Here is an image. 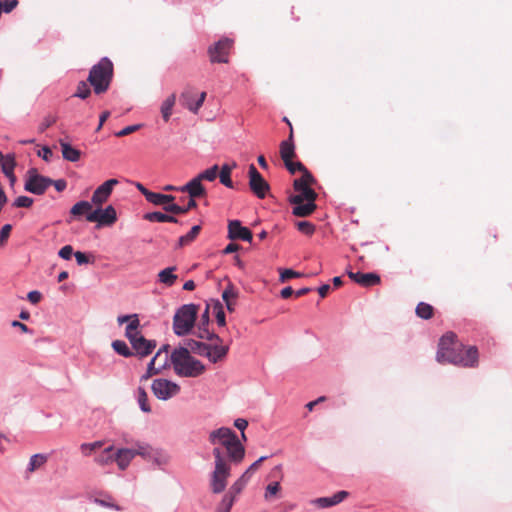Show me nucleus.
<instances>
[{
    "label": "nucleus",
    "mask_w": 512,
    "mask_h": 512,
    "mask_svg": "<svg viewBox=\"0 0 512 512\" xmlns=\"http://www.w3.org/2000/svg\"><path fill=\"white\" fill-rule=\"evenodd\" d=\"M12 231L11 224H5L0 229V248L7 242Z\"/></svg>",
    "instance_id": "obj_55"
},
{
    "label": "nucleus",
    "mask_w": 512,
    "mask_h": 512,
    "mask_svg": "<svg viewBox=\"0 0 512 512\" xmlns=\"http://www.w3.org/2000/svg\"><path fill=\"white\" fill-rule=\"evenodd\" d=\"M183 344H184L183 347H187L188 350L190 351V353L192 352L194 354H197V355L203 356V357H205V355L207 354V352H206L207 348H209L208 343L197 341L192 338L184 339Z\"/></svg>",
    "instance_id": "obj_29"
},
{
    "label": "nucleus",
    "mask_w": 512,
    "mask_h": 512,
    "mask_svg": "<svg viewBox=\"0 0 512 512\" xmlns=\"http://www.w3.org/2000/svg\"><path fill=\"white\" fill-rule=\"evenodd\" d=\"M237 495H239V493L233 492L232 488L230 487L228 491L223 495L221 501L218 503L215 512H230Z\"/></svg>",
    "instance_id": "obj_25"
},
{
    "label": "nucleus",
    "mask_w": 512,
    "mask_h": 512,
    "mask_svg": "<svg viewBox=\"0 0 512 512\" xmlns=\"http://www.w3.org/2000/svg\"><path fill=\"white\" fill-rule=\"evenodd\" d=\"M104 445L103 441H95L92 443H82L80 446L81 452L85 456H90L93 451L102 448Z\"/></svg>",
    "instance_id": "obj_49"
},
{
    "label": "nucleus",
    "mask_w": 512,
    "mask_h": 512,
    "mask_svg": "<svg viewBox=\"0 0 512 512\" xmlns=\"http://www.w3.org/2000/svg\"><path fill=\"white\" fill-rule=\"evenodd\" d=\"M127 339L131 344L132 353L140 359L150 355L157 346L156 340L146 339L142 333L130 336Z\"/></svg>",
    "instance_id": "obj_12"
},
{
    "label": "nucleus",
    "mask_w": 512,
    "mask_h": 512,
    "mask_svg": "<svg viewBox=\"0 0 512 512\" xmlns=\"http://www.w3.org/2000/svg\"><path fill=\"white\" fill-rule=\"evenodd\" d=\"M206 95V92H201L197 95L193 87L187 86L180 94L179 102L181 106L197 114L205 101Z\"/></svg>",
    "instance_id": "obj_10"
},
{
    "label": "nucleus",
    "mask_w": 512,
    "mask_h": 512,
    "mask_svg": "<svg viewBox=\"0 0 512 512\" xmlns=\"http://www.w3.org/2000/svg\"><path fill=\"white\" fill-rule=\"evenodd\" d=\"M280 491V483L279 482H271L267 485L265 489L264 497L266 500L270 499L272 496L276 495Z\"/></svg>",
    "instance_id": "obj_53"
},
{
    "label": "nucleus",
    "mask_w": 512,
    "mask_h": 512,
    "mask_svg": "<svg viewBox=\"0 0 512 512\" xmlns=\"http://www.w3.org/2000/svg\"><path fill=\"white\" fill-rule=\"evenodd\" d=\"M88 83L89 82L87 81H80L77 84L76 91L73 94V97H77L83 100L87 99L91 95V88L89 86L90 84Z\"/></svg>",
    "instance_id": "obj_43"
},
{
    "label": "nucleus",
    "mask_w": 512,
    "mask_h": 512,
    "mask_svg": "<svg viewBox=\"0 0 512 512\" xmlns=\"http://www.w3.org/2000/svg\"><path fill=\"white\" fill-rule=\"evenodd\" d=\"M293 188L295 191L299 192V194L290 195L288 198L290 203H300L304 202L305 198L318 197V194L315 192V190L312 189L309 184L299 178L294 180Z\"/></svg>",
    "instance_id": "obj_18"
},
{
    "label": "nucleus",
    "mask_w": 512,
    "mask_h": 512,
    "mask_svg": "<svg viewBox=\"0 0 512 512\" xmlns=\"http://www.w3.org/2000/svg\"><path fill=\"white\" fill-rule=\"evenodd\" d=\"M72 255H74V251L71 245H65L58 251V256L63 260H70Z\"/></svg>",
    "instance_id": "obj_58"
},
{
    "label": "nucleus",
    "mask_w": 512,
    "mask_h": 512,
    "mask_svg": "<svg viewBox=\"0 0 512 512\" xmlns=\"http://www.w3.org/2000/svg\"><path fill=\"white\" fill-rule=\"evenodd\" d=\"M138 454L142 455L143 453L129 448H120L115 450L114 462H116L120 470L124 471Z\"/></svg>",
    "instance_id": "obj_21"
},
{
    "label": "nucleus",
    "mask_w": 512,
    "mask_h": 512,
    "mask_svg": "<svg viewBox=\"0 0 512 512\" xmlns=\"http://www.w3.org/2000/svg\"><path fill=\"white\" fill-rule=\"evenodd\" d=\"M168 213L169 212L163 213L159 211L147 212L144 214L143 218L149 222L179 223V220L174 215H170Z\"/></svg>",
    "instance_id": "obj_27"
},
{
    "label": "nucleus",
    "mask_w": 512,
    "mask_h": 512,
    "mask_svg": "<svg viewBox=\"0 0 512 512\" xmlns=\"http://www.w3.org/2000/svg\"><path fill=\"white\" fill-rule=\"evenodd\" d=\"M237 166L236 162L232 164H223L221 168L218 170V176L220 183L227 188L233 189L234 183L231 179V172Z\"/></svg>",
    "instance_id": "obj_26"
},
{
    "label": "nucleus",
    "mask_w": 512,
    "mask_h": 512,
    "mask_svg": "<svg viewBox=\"0 0 512 512\" xmlns=\"http://www.w3.org/2000/svg\"><path fill=\"white\" fill-rule=\"evenodd\" d=\"M249 187L259 199H264L270 189L269 183L263 178L254 164L249 165L248 169Z\"/></svg>",
    "instance_id": "obj_13"
},
{
    "label": "nucleus",
    "mask_w": 512,
    "mask_h": 512,
    "mask_svg": "<svg viewBox=\"0 0 512 512\" xmlns=\"http://www.w3.org/2000/svg\"><path fill=\"white\" fill-rule=\"evenodd\" d=\"M111 346L117 354L125 358H130L134 356V353H132L131 348H129L126 342L123 340H114Z\"/></svg>",
    "instance_id": "obj_39"
},
{
    "label": "nucleus",
    "mask_w": 512,
    "mask_h": 512,
    "mask_svg": "<svg viewBox=\"0 0 512 512\" xmlns=\"http://www.w3.org/2000/svg\"><path fill=\"white\" fill-rule=\"evenodd\" d=\"M115 449L113 445L104 448V450L95 457L94 461L100 466H106L114 462Z\"/></svg>",
    "instance_id": "obj_34"
},
{
    "label": "nucleus",
    "mask_w": 512,
    "mask_h": 512,
    "mask_svg": "<svg viewBox=\"0 0 512 512\" xmlns=\"http://www.w3.org/2000/svg\"><path fill=\"white\" fill-rule=\"evenodd\" d=\"M0 166L5 176L10 174L12 175V173H14V169L16 166L14 154H7L2 163L0 164Z\"/></svg>",
    "instance_id": "obj_41"
},
{
    "label": "nucleus",
    "mask_w": 512,
    "mask_h": 512,
    "mask_svg": "<svg viewBox=\"0 0 512 512\" xmlns=\"http://www.w3.org/2000/svg\"><path fill=\"white\" fill-rule=\"evenodd\" d=\"M279 273H280L279 281L282 283L286 282L292 278H300V277L304 276L303 273L297 272L290 268L279 269Z\"/></svg>",
    "instance_id": "obj_48"
},
{
    "label": "nucleus",
    "mask_w": 512,
    "mask_h": 512,
    "mask_svg": "<svg viewBox=\"0 0 512 512\" xmlns=\"http://www.w3.org/2000/svg\"><path fill=\"white\" fill-rule=\"evenodd\" d=\"M46 461H47V456L46 455L40 454V453L34 454L30 458L27 470L29 472H33L37 468H39L42 465H44L46 463Z\"/></svg>",
    "instance_id": "obj_44"
},
{
    "label": "nucleus",
    "mask_w": 512,
    "mask_h": 512,
    "mask_svg": "<svg viewBox=\"0 0 512 512\" xmlns=\"http://www.w3.org/2000/svg\"><path fill=\"white\" fill-rule=\"evenodd\" d=\"M279 152H280V157L284 163V166L290 168V166H291V165H289L290 161H292L293 158L296 157L295 143H294V130L293 129H291V132L289 133L288 138L283 140L280 143Z\"/></svg>",
    "instance_id": "obj_20"
},
{
    "label": "nucleus",
    "mask_w": 512,
    "mask_h": 512,
    "mask_svg": "<svg viewBox=\"0 0 512 512\" xmlns=\"http://www.w3.org/2000/svg\"><path fill=\"white\" fill-rule=\"evenodd\" d=\"M180 192H186L189 194V201L185 207H181L178 204H171L164 207L165 212H171L174 215H182L186 214L192 209L197 207L196 198L204 197L207 194L205 187L202 184V181L198 179L197 176L192 178L185 185L179 187Z\"/></svg>",
    "instance_id": "obj_5"
},
{
    "label": "nucleus",
    "mask_w": 512,
    "mask_h": 512,
    "mask_svg": "<svg viewBox=\"0 0 512 512\" xmlns=\"http://www.w3.org/2000/svg\"><path fill=\"white\" fill-rule=\"evenodd\" d=\"M268 459V456H261L255 462H253L245 472L230 486L233 492H238L239 494L244 490L247 483L249 482L251 475L254 471H256L260 464Z\"/></svg>",
    "instance_id": "obj_19"
},
{
    "label": "nucleus",
    "mask_w": 512,
    "mask_h": 512,
    "mask_svg": "<svg viewBox=\"0 0 512 512\" xmlns=\"http://www.w3.org/2000/svg\"><path fill=\"white\" fill-rule=\"evenodd\" d=\"M156 360H157L156 357H153L149 361V363L147 365L146 372L140 377V381L141 382L148 380L149 378H151L154 375H158L159 373H161V371L163 369L168 367L167 357L165 358V361H164L163 365H161L159 367L155 366Z\"/></svg>",
    "instance_id": "obj_32"
},
{
    "label": "nucleus",
    "mask_w": 512,
    "mask_h": 512,
    "mask_svg": "<svg viewBox=\"0 0 512 512\" xmlns=\"http://www.w3.org/2000/svg\"><path fill=\"white\" fill-rule=\"evenodd\" d=\"M228 239L241 240L251 243L253 235L248 227L242 225L240 220H230L228 223Z\"/></svg>",
    "instance_id": "obj_16"
},
{
    "label": "nucleus",
    "mask_w": 512,
    "mask_h": 512,
    "mask_svg": "<svg viewBox=\"0 0 512 512\" xmlns=\"http://www.w3.org/2000/svg\"><path fill=\"white\" fill-rule=\"evenodd\" d=\"M209 309L210 306L207 304L198 323V332L196 333V336L208 341L222 342V338L218 334L208 329L210 323Z\"/></svg>",
    "instance_id": "obj_15"
},
{
    "label": "nucleus",
    "mask_w": 512,
    "mask_h": 512,
    "mask_svg": "<svg viewBox=\"0 0 512 512\" xmlns=\"http://www.w3.org/2000/svg\"><path fill=\"white\" fill-rule=\"evenodd\" d=\"M19 4V1L18 0H5V1H0V7H1V10H3L4 13H10L12 12Z\"/></svg>",
    "instance_id": "obj_56"
},
{
    "label": "nucleus",
    "mask_w": 512,
    "mask_h": 512,
    "mask_svg": "<svg viewBox=\"0 0 512 512\" xmlns=\"http://www.w3.org/2000/svg\"><path fill=\"white\" fill-rule=\"evenodd\" d=\"M213 308L217 324L224 327L226 325V316L221 302L219 300H215Z\"/></svg>",
    "instance_id": "obj_47"
},
{
    "label": "nucleus",
    "mask_w": 512,
    "mask_h": 512,
    "mask_svg": "<svg viewBox=\"0 0 512 512\" xmlns=\"http://www.w3.org/2000/svg\"><path fill=\"white\" fill-rule=\"evenodd\" d=\"M200 231H201V226L194 225L187 234L179 237L177 246L181 248L186 245H189L197 238Z\"/></svg>",
    "instance_id": "obj_36"
},
{
    "label": "nucleus",
    "mask_w": 512,
    "mask_h": 512,
    "mask_svg": "<svg viewBox=\"0 0 512 512\" xmlns=\"http://www.w3.org/2000/svg\"><path fill=\"white\" fill-rule=\"evenodd\" d=\"M215 342V344H209V348H207L206 351L207 354L205 355V357L208 358V360L213 364L225 359L229 352V346L223 345V341Z\"/></svg>",
    "instance_id": "obj_22"
},
{
    "label": "nucleus",
    "mask_w": 512,
    "mask_h": 512,
    "mask_svg": "<svg viewBox=\"0 0 512 512\" xmlns=\"http://www.w3.org/2000/svg\"><path fill=\"white\" fill-rule=\"evenodd\" d=\"M301 173H302V176L299 179H301L302 181L306 182L309 185L316 183L315 177L311 174V172L307 168H305Z\"/></svg>",
    "instance_id": "obj_62"
},
{
    "label": "nucleus",
    "mask_w": 512,
    "mask_h": 512,
    "mask_svg": "<svg viewBox=\"0 0 512 512\" xmlns=\"http://www.w3.org/2000/svg\"><path fill=\"white\" fill-rule=\"evenodd\" d=\"M176 269V266H171L161 270L158 273V281L167 287L173 286L178 279V276L174 274Z\"/></svg>",
    "instance_id": "obj_31"
},
{
    "label": "nucleus",
    "mask_w": 512,
    "mask_h": 512,
    "mask_svg": "<svg viewBox=\"0 0 512 512\" xmlns=\"http://www.w3.org/2000/svg\"><path fill=\"white\" fill-rule=\"evenodd\" d=\"M93 211L94 210H92L91 202H88L86 200H81V201H78L77 203H75L71 207L70 214L75 217H80V216L85 215V217L87 218V215Z\"/></svg>",
    "instance_id": "obj_33"
},
{
    "label": "nucleus",
    "mask_w": 512,
    "mask_h": 512,
    "mask_svg": "<svg viewBox=\"0 0 512 512\" xmlns=\"http://www.w3.org/2000/svg\"><path fill=\"white\" fill-rule=\"evenodd\" d=\"M296 227L299 232L306 236H311L316 231L315 224L306 220L296 222Z\"/></svg>",
    "instance_id": "obj_46"
},
{
    "label": "nucleus",
    "mask_w": 512,
    "mask_h": 512,
    "mask_svg": "<svg viewBox=\"0 0 512 512\" xmlns=\"http://www.w3.org/2000/svg\"><path fill=\"white\" fill-rule=\"evenodd\" d=\"M51 185H53L58 192H63L67 187V181L63 178L53 180L51 179Z\"/></svg>",
    "instance_id": "obj_64"
},
{
    "label": "nucleus",
    "mask_w": 512,
    "mask_h": 512,
    "mask_svg": "<svg viewBox=\"0 0 512 512\" xmlns=\"http://www.w3.org/2000/svg\"><path fill=\"white\" fill-rule=\"evenodd\" d=\"M209 442L213 445L220 443L225 447L230 462L240 464L245 457V447L237 434L228 427H220L209 434Z\"/></svg>",
    "instance_id": "obj_2"
},
{
    "label": "nucleus",
    "mask_w": 512,
    "mask_h": 512,
    "mask_svg": "<svg viewBox=\"0 0 512 512\" xmlns=\"http://www.w3.org/2000/svg\"><path fill=\"white\" fill-rule=\"evenodd\" d=\"M415 313L419 318L429 320L433 317L434 308L429 303L419 302L416 306Z\"/></svg>",
    "instance_id": "obj_37"
},
{
    "label": "nucleus",
    "mask_w": 512,
    "mask_h": 512,
    "mask_svg": "<svg viewBox=\"0 0 512 512\" xmlns=\"http://www.w3.org/2000/svg\"><path fill=\"white\" fill-rule=\"evenodd\" d=\"M42 299V294L38 290H32L27 294V300L32 304H38Z\"/></svg>",
    "instance_id": "obj_60"
},
{
    "label": "nucleus",
    "mask_w": 512,
    "mask_h": 512,
    "mask_svg": "<svg viewBox=\"0 0 512 512\" xmlns=\"http://www.w3.org/2000/svg\"><path fill=\"white\" fill-rule=\"evenodd\" d=\"M52 155L53 152L48 146H44L41 150L38 151V156L41 157L46 162L50 161Z\"/></svg>",
    "instance_id": "obj_63"
},
{
    "label": "nucleus",
    "mask_w": 512,
    "mask_h": 512,
    "mask_svg": "<svg viewBox=\"0 0 512 512\" xmlns=\"http://www.w3.org/2000/svg\"><path fill=\"white\" fill-rule=\"evenodd\" d=\"M58 120V117L56 115H53V114H48L46 115L42 122L39 124V131L42 133L44 132L45 130H47L49 127H51L52 125H54Z\"/></svg>",
    "instance_id": "obj_52"
},
{
    "label": "nucleus",
    "mask_w": 512,
    "mask_h": 512,
    "mask_svg": "<svg viewBox=\"0 0 512 512\" xmlns=\"http://www.w3.org/2000/svg\"><path fill=\"white\" fill-rule=\"evenodd\" d=\"M114 77V65L108 57H102L89 71L87 82L93 88L96 95L108 91Z\"/></svg>",
    "instance_id": "obj_4"
},
{
    "label": "nucleus",
    "mask_w": 512,
    "mask_h": 512,
    "mask_svg": "<svg viewBox=\"0 0 512 512\" xmlns=\"http://www.w3.org/2000/svg\"><path fill=\"white\" fill-rule=\"evenodd\" d=\"M118 180L115 178L108 179L100 186L96 188L93 192L91 203L96 206H101L104 202L108 200L110 195L112 194L114 186L118 184Z\"/></svg>",
    "instance_id": "obj_17"
},
{
    "label": "nucleus",
    "mask_w": 512,
    "mask_h": 512,
    "mask_svg": "<svg viewBox=\"0 0 512 512\" xmlns=\"http://www.w3.org/2000/svg\"><path fill=\"white\" fill-rule=\"evenodd\" d=\"M180 389L177 383L164 378L154 379L151 385V390L155 397L164 401L177 395Z\"/></svg>",
    "instance_id": "obj_11"
},
{
    "label": "nucleus",
    "mask_w": 512,
    "mask_h": 512,
    "mask_svg": "<svg viewBox=\"0 0 512 512\" xmlns=\"http://www.w3.org/2000/svg\"><path fill=\"white\" fill-rule=\"evenodd\" d=\"M475 350V362H473V365H470V366H464L465 368H475L478 366L479 364V352H478V349L476 346H465L463 352H462V359L466 360L467 359V355H468V352L470 350Z\"/></svg>",
    "instance_id": "obj_54"
},
{
    "label": "nucleus",
    "mask_w": 512,
    "mask_h": 512,
    "mask_svg": "<svg viewBox=\"0 0 512 512\" xmlns=\"http://www.w3.org/2000/svg\"><path fill=\"white\" fill-rule=\"evenodd\" d=\"M176 102V94L172 93L169 95L161 104V115L165 122H168L173 111V107Z\"/></svg>",
    "instance_id": "obj_35"
},
{
    "label": "nucleus",
    "mask_w": 512,
    "mask_h": 512,
    "mask_svg": "<svg viewBox=\"0 0 512 512\" xmlns=\"http://www.w3.org/2000/svg\"><path fill=\"white\" fill-rule=\"evenodd\" d=\"M381 283V277L376 272L364 273L361 277L360 286L364 288H370Z\"/></svg>",
    "instance_id": "obj_38"
},
{
    "label": "nucleus",
    "mask_w": 512,
    "mask_h": 512,
    "mask_svg": "<svg viewBox=\"0 0 512 512\" xmlns=\"http://www.w3.org/2000/svg\"><path fill=\"white\" fill-rule=\"evenodd\" d=\"M317 197L313 198H305L304 202L300 203H291L293 206L292 214L297 217H308L310 216L317 208L315 203Z\"/></svg>",
    "instance_id": "obj_23"
},
{
    "label": "nucleus",
    "mask_w": 512,
    "mask_h": 512,
    "mask_svg": "<svg viewBox=\"0 0 512 512\" xmlns=\"http://www.w3.org/2000/svg\"><path fill=\"white\" fill-rule=\"evenodd\" d=\"M34 200L28 196H19L17 197L12 206L15 208H30L33 205Z\"/></svg>",
    "instance_id": "obj_51"
},
{
    "label": "nucleus",
    "mask_w": 512,
    "mask_h": 512,
    "mask_svg": "<svg viewBox=\"0 0 512 512\" xmlns=\"http://www.w3.org/2000/svg\"><path fill=\"white\" fill-rule=\"evenodd\" d=\"M212 453L215 458V468L211 473L209 486L212 493L220 494L226 489L227 480L231 474V468L224 459L222 450L219 447H215Z\"/></svg>",
    "instance_id": "obj_6"
},
{
    "label": "nucleus",
    "mask_w": 512,
    "mask_h": 512,
    "mask_svg": "<svg viewBox=\"0 0 512 512\" xmlns=\"http://www.w3.org/2000/svg\"><path fill=\"white\" fill-rule=\"evenodd\" d=\"M49 186H51V178L39 174L36 168H30L27 171L24 184L25 191L35 195H43Z\"/></svg>",
    "instance_id": "obj_9"
},
{
    "label": "nucleus",
    "mask_w": 512,
    "mask_h": 512,
    "mask_svg": "<svg viewBox=\"0 0 512 512\" xmlns=\"http://www.w3.org/2000/svg\"><path fill=\"white\" fill-rule=\"evenodd\" d=\"M465 345L458 341L454 332H446L441 336L436 352V360L440 364H453L456 366H470L475 362V350L468 352L466 360L462 359V352Z\"/></svg>",
    "instance_id": "obj_1"
},
{
    "label": "nucleus",
    "mask_w": 512,
    "mask_h": 512,
    "mask_svg": "<svg viewBox=\"0 0 512 512\" xmlns=\"http://www.w3.org/2000/svg\"><path fill=\"white\" fill-rule=\"evenodd\" d=\"M289 165H291L290 168L289 167H285V168L292 175H294L296 172H302L306 168V166L300 161L294 162L292 160V161H290Z\"/></svg>",
    "instance_id": "obj_59"
},
{
    "label": "nucleus",
    "mask_w": 512,
    "mask_h": 512,
    "mask_svg": "<svg viewBox=\"0 0 512 512\" xmlns=\"http://www.w3.org/2000/svg\"><path fill=\"white\" fill-rule=\"evenodd\" d=\"M74 256H75V259H76V262L78 265H84V264L90 263L89 256L84 252L77 251L74 253Z\"/></svg>",
    "instance_id": "obj_61"
},
{
    "label": "nucleus",
    "mask_w": 512,
    "mask_h": 512,
    "mask_svg": "<svg viewBox=\"0 0 512 512\" xmlns=\"http://www.w3.org/2000/svg\"><path fill=\"white\" fill-rule=\"evenodd\" d=\"M238 295L239 292L235 288L234 284L232 282H229L222 293V299L223 301H229L231 299H236Z\"/></svg>",
    "instance_id": "obj_50"
},
{
    "label": "nucleus",
    "mask_w": 512,
    "mask_h": 512,
    "mask_svg": "<svg viewBox=\"0 0 512 512\" xmlns=\"http://www.w3.org/2000/svg\"><path fill=\"white\" fill-rule=\"evenodd\" d=\"M349 493L345 490H341L328 497H319L314 500V503L319 508H329L341 503L344 499L348 497Z\"/></svg>",
    "instance_id": "obj_24"
},
{
    "label": "nucleus",
    "mask_w": 512,
    "mask_h": 512,
    "mask_svg": "<svg viewBox=\"0 0 512 512\" xmlns=\"http://www.w3.org/2000/svg\"><path fill=\"white\" fill-rule=\"evenodd\" d=\"M170 362L174 372L180 377L195 378L206 370L205 365L194 358L187 347L175 348L170 355Z\"/></svg>",
    "instance_id": "obj_3"
},
{
    "label": "nucleus",
    "mask_w": 512,
    "mask_h": 512,
    "mask_svg": "<svg viewBox=\"0 0 512 512\" xmlns=\"http://www.w3.org/2000/svg\"><path fill=\"white\" fill-rule=\"evenodd\" d=\"M142 127L141 124H135V125H130V126H127V127H124L123 129H121L120 131L116 132L115 133V136L116 137H124V136H127L137 130H139L140 128Z\"/></svg>",
    "instance_id": "obj_57"
},
{
    "label": "nucleus",
    "mask_w": 512,
    "mask_h": 512,
    "mask_svg": "<svg viewBox=\"0 0 512 512\" xmlns=\"http://www.w3.org/2000/svg\"><path fill=\"white\" fill-rule=\"evenodd\" d=\"M88 222H96L99 227L111 226L117 221V213L112 205H108L105 209L96 208L87 215Z\"/></svg>",
    "instance_id": "obj_14"
},
{
    "label": "nucleus",
    "mask_w": 512,
    "mask_h": 512,
    "mask_svg": "<svg viewBox=\"0 0 512 512\" xmlns=\"http://www.w3.org/2000/svg\"><path fill=\"white\" fill-rule=\"evenodd\" d=\"M137 392H138L137 400H138L140 409L145 413L151 412V406L148 403V395H147L146 390L142 387H138Z\"/></svg>",
    "instance_id": "obj_45"
},
{
    "label": "nucleus",
    "mask_w": 512,
    "mask_h": 512,
    "mask_svg": "<svg viewBox=\"0 0 512 512\" xmlns=\"http://www.w3.org/2000/svg\"><path fill=\"white\" fill-rule=\"evenodd\" d=\"M147 201L154 205L162 206L164 208L165 206L175 204V196L171 194H162L152 191Z\"/></svg>",
    "instance_id": "obj_30"
},
{
    "label": "nucleus",
    "mask_w": 512,
    "mask_h": 512,
    "mask_svg": "<svg viewBox=\"0 0 512 512\" xmlns=\"http://www.w3.org/2000/svg\"><path fill=\"white\" fill-rule=\"evenodd\" d=\"M234 40L229 37H222L208 47L207 53L211 63H228L229 53L233 47Z\"/></svg>",
    "instance_id": "obj_8"
},
{
    "label": "nucleus",
    "mask_w": 512,
    "mask_h": 512,
    "mask_svg": "<svg viewBox=\"0 0 512 512\" xmlns=\"http://www.w3.org/2000/svg\"><path fill=\"white\" fill-rule=\"evenodd\" d=\"M199 305L197 304H184L177 309L173 317V332L175 335L181 337L189 334L193 329Z\"/></svg>",
    "instance_id": "obj_7"
},
{
    "label": "nucleus",
    "mask_w": 512,
    "mask_h": 512,
    "mask_svg": "<svg viewBox=\"0 0 512 512\" xmlns=\"http://www.w3.org/2000/svg\"><path fill=\"white\" fill-rule=\"evenodd\" d=\"M59 144L61 146L62 156L65 160L70 162H77L80 160V150L73 147L70 143L60 139Z\"/></svg>",
    "instance_id": "obj_28"
},
{
    "label": "nucleus",
    "mask_w": 512,
    "mask_h": 512,
    "mask_svg": "<svg viewBox=\"0 0 512 512\" xmlns=\"http://www.w3.org/2000/svg\"><path fill=\"white\" fill-rule=\"evenodd\" d=\"M140 326V321L137 314H131V318L129 320L128 325L125 329L126 338H130V336L141 333L138 328Z\"/></svg>",
    "instance_id": "obj_40"
},
{
    "label": "nucleus",
    "mask_w": 512,
    "mask_h": 512,
    "mask_svg": "<svg viewBox=\"0 0 512 512\" xmlns=\"http://www.w3.org/2000/svg\"><path fill=\"white\" fill-rule=\"evenodd\" d=\"M218 170H219V166L217 164H215V165L211 166L210 168L200 172L196 176L198 177V179L200 181L205 180V181L212 182L217 178Z\"/></svg>",
    "instance_id": "obj_42"
}]
</instances>
